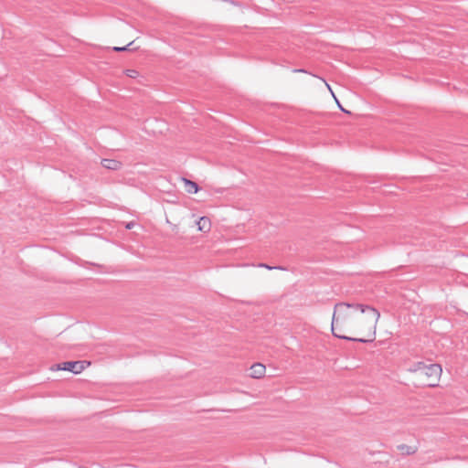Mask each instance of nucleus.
I'll list each match as a JSON object with an SVG mask.
<instances>
[{
  "mask_svg": "<svg viewBox=\"0 0 468 468\" xmlns=\"http://www.w3.org/2000/svg\"><path fill=\"white\" fill-rule=\"evenodd\" d=\"M127 76L134 78L137 75V71L134 69H127Z\"/></svg>",
  "mask_w": 468,
  "mask_h": 468,
  "instance_id": "nucleus-12",
  "label": "nucleus"
},
{
  "mask_svg": "<svg viewBox=\"0 0 468 468\" xmlns=\"http://www.w3.org/2000/svg\"><path fill=\"white\" fill-rule=\"evenodd\" d=\"M250 376L253 378H260L264 376L266 367L261 363H255L250 368Z\"/></svg>",
  "mask_w": 468,
  "mask_h": 468,
  "instance_id": "nucleus-5",
  "label": "nucleus"
},
{
  "mask_svg": "<svg viewBox=\"0 0 468 468\" xmlns=\"http://www.w3.org/2000/svg\"><path fill=\"white\" fill-rule=\"evenodd\" d=\"M357 311L360 314H367L369 315L368 323L375 327L380 317V313L376 308L368 304L341 302L335 303L332 316L331 329L335 337L364 344L371 343L375 340V331H373L369 338L351 337L342 334L343 332L349 331L356 323L360 322L361 317L354 314Z\"/></svg>",
  "mask_w": 468,
  "mask_h": 468,
  "instance_id": "nucleus-1",
  "label": "nucleus"
},
{
  "mask_svg": "<svg viewBox=\"0 0 468 468\" xmlns=\"http://www.w3.org/2000/svg\"><path fill=\"white\" fill-rule=\"evenodd\" d=\"M86 361H66L61 364H58V369L59 370H68L74 374H80L85 369L84 364Z\"/></svg>",
  "mask_w": 468,
  "mask_h": 468,
  "instance_id": "nucleus-3",
  "label": "nucleus"
},
{
  "mask_svg": "<svg viewBox=\"0 0 468 468\" xmlns=\"http://www.w3.org/2000/svg\"><path fill=\"white\" fill-rule=\"evenodd\" d=\"M297 71H299V72H305V70H303V69H298Z\"/></svg>",
  "mask_w": 468,
  "mask_h": 468,
  "instance_id": "nucleus-15",
  "label": "nucleus"
},
{
  "mask_svg": "<svg viewBox=\"0 0 468 468\" xmlns=\"http://www.w3.org/2000/svg\"><path fill=\"white\" fill-rule=\"evenodd\" d=\"M260 267H262V268H266L268 270H274V269H278V270H285V268L282 267V266H270L268 265L267 263H260L259 264Z\"/></svg>",
  "mask_w": 468,
  "mask_h": 468,
  "instance_id": "nucleus-11",
  "label": "nucleus"
},
{
  "mask_svg": "<svg viewBox=\"0 0 468 468\" xmlns=\"http://www.w3.org/2000/svg\"><path fill=\"white\" fill-rule=\"evenodd\" d=\"M133 43H134V41H131L129 44H127L124 47H114L112 49L116 52L134 50L135 48H131L133 45Z\"/></svg>",
  "mask_w": 468,
  "mask_h": 468,
  "instance_id": "nucleus-10",
  "label": "nucleus"
},
{
  "mask_svg": "<svg viewBox=\"0 0 468 468\" xmlns=\"http://www.w3.org/2000/svg\"><path fill=\"white\" fill-rule=\"evenodd\" d=\"M135 225V222L134 221H130V222H127L125 223L124 227L126 229H132Z\"/></svg>",
  "mask_w": 468,
  "mask_h": 468,
  "instance_id": "nucleus-13",
  "label": "nucleus"
},
{
  "mask_svg": "<svg viewBox=\"0 0 468 468\" xmlns=\"http://www.w3.org/2000/svg\"><path fill=\"white\" fill-rule=\"evenodd\" d=\"M80 468H87V467L80 466Z\"/></svg>",
  "mask_w": 468,
  "mask_h": 468,
  "instance_id": "nucleus-16",
  "label": "nucleus"
},
{
  "mask_svg": "<svg viewBox=\"0 0 468 468\" xmlns=\"http://www.w3.org/2000/svg\"><path fill=\"white\" fill-rule=\"evenodd\" d=\"M337 103H338V106H339L340 110H341L343 112L347 113V114H351V112H350L349 111H347V110L344 109V108L340 105V103H339L338 101H337Z\"/></svg>",
  "mask_w": 468,
  "mask_h": 468,
  "instance_id": "nucleus-14",
  "label": "nucleus"
},
{
  "mask_svg": "<svg viewBox=\"0 0 468 468\" xmlns=\"http://www.w3.org/2000/svg\"><path fill=\"white\" fill-rule=\"evenodd\" d=\"M441 372L442 369L439 364H428L424 370H422L421 375L427 377L429 380L426 385L433 388L437 386V381L439 380Z\"/></svg>",
  "mask_w": 468,
  "mask_h": 468,
  "instance_id": "nucleus-2",
  "label": "nucleus"
},
{
  "mask_svg": "<svg viewBox=\"0 0 468 468\" xmlns=\"http://www.w3.org/2000/svg\"><path fill=\"white\" fill-rule=\"evenodd\" d=\"M427 365L428 364H426L422 361L414 362L413 364L410 365V367H409L408 370L412 373L421 374L422 370H424V368L426 367Z\"/></svg>",
  "mask_w": 468,
  "mask_h": 468,
  "instance_id": "nucleus-8",
  "label": "nucleus"
},
{
  "mask_svg": "<svg viewBox=\"0 0 468 468\" xmlns=\"http://www.w3.org/2000/svg\"><path fill=\"white\" fill-rule=\"evenodd\" d=\"M101 165L108 169L112 171H118L122 168V163L116 159H111V158H103L101 162Z\"/></svg>",
  "mask_w": 468,
  "mask_h": 468,
  "instance_id": "nucleus-4",
  "label": "nucleus"
},
{
  "mask_svg": "<svg viewBox=\"0 0 468 468\" xmlns=\"http://www.w3.org/2000/svg\"><path fill=\"white\" fill-rule=\"evenodd\" d=\"M197 229L202 232H208L211 228V221L207 217L199 218L197 222Z\"/></svg>",
  "mask_w": 468,
  "mask_h": 468,
  "instance_id": "nucleus-6",
  "label": "nucleus"
},
{
  "mask_svg": "<svg viewBox=\"0 0 468 468\" xmlns=\"http://www.w3.org/2000/svg\"><path fill=\"white\" fill-rule=\"evenodd\" d=\"M183 181L185 183L186 191L189 194H196L199 190L198 185L187 178H183Z\"/></svg>",
  "mask_w": 468,
  "mask_h": 468,
  "instance_id": "nucleus-7",
  "label": "nucleus"
},
{
  "mask_svg": "<svg viewBox=\"0 0 468 468\" xmlns=\"http://www.w3.org/2000/svg\"><path fill=\"white\" fill-rule=\"evenodd\" d=\"M398 450H399L402 454L410 455L416 452L417 448L407 444H400L398 445Z\"/></svg>",
  "mask_w": 468,
  "mask_h": 468,
  "instance_id": "nucleus-9",
  "label": "nucleus"
}]
</instances>
